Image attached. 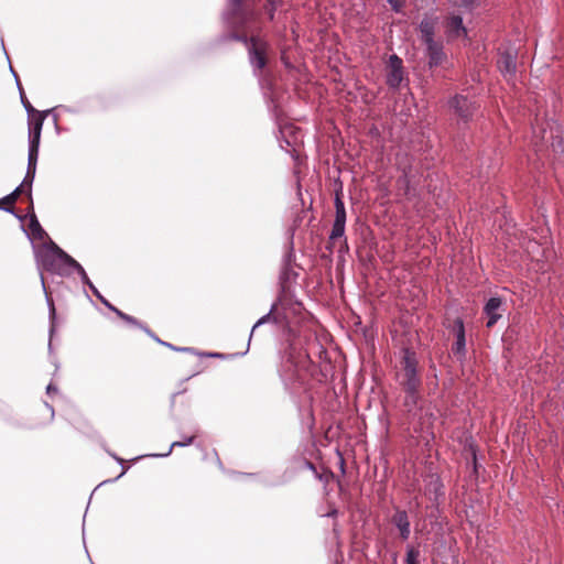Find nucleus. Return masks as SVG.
<instances>
[{
  "mask_svg": "<svg viewBox=\"0 0 564 564\" xmlns=\"http://www.w3.org/2000/svg\"><path fill=\"white\" fill-rule=\"evenodd\" d=\"M115 314L121 318L122 321H124L126 323H128L129 325L131 326H135L140 329L143 330V327H145L147 325H144L143 323H141L139 319H137L135 317L129 315V314H126L124 312L120 311L119 308L115 312Z\"/></svg>",
  "mask_w": 564,
  "mask_h": 564,
  "instance_id": "obj_26",
  "label": "nucleus"
},
{
  "mask_svg": "<svg viewBox=\"0 0 564 564\" xmlns=\"http://www.w3.org/2000/svg\"><path fill=\"white\" fill-rule=\"evenodd\" d=\"M281 265H295V251L293 242V232L290 236V240L286 250L282 257Z\"/></svg>",
  "mask_w": 564,
  "mask_h": 564,
  "instance_id": "obj_23",
  "label": "nucleus"
},
{
  "mask_svg": "<svg viewBox=\"0 0 564 564\" xmlns=\"http://www.w3.org/2000/svg\"><path fill=\"white\" fill-rule=\"evenodd\" d=\"M429 57V67L434 68L442 64L445 58L443 46L441 43L432 42L425 45Z\"/></svg>",
  "mask_w": 564,
  "mask_h": 564,
  "instance_id": "obj_15",
  "label": "nucleus"
},
{
  "mask_svg": "<svg viewBox=\"0 0 564 564\" xmlns=\"http://www.w3.org/2000/svg\"><path fill=\"white\" fill-rule=\"evenodd\" d=\"M3 210L9 214H12L15 218H18L21 221L24 219V216L18 214L12 206H8V208H3Z\"/></svg>",
  "mask_w": 564,
  "mask_h": 564,
  "instance_id": "obj_41",
  "label": "nucleus"
},
{
  "mask_svg": "<svg viewBox=\"0 0 564 564\" xmlns=\"http://www.w3.org/2000/svg\"><path fill=\"white\" fill-rule=\"evenodd\" d=\"M297 272L294 270V265H281L279 274V283L282 292H286L290 289L291 283L295 282Z\"/></svg>",
  "mask_w": 564,
  "mask_h": 564,
  "instance_id": "obj_18",
  "label": "nucleus"
},
{
  "mask_svg": "<svg viewBox=\"0 0 564 564\" xmlns=\"http://www.w3.org/2000/svg\"><path fill=\"white\" fill-rule=\"evenodd\" d=\"M53 110V121H54V126H55V129L56 131L58 132L59 131V128H58V119H57V115L54 113V111H58V112H69V113H75L76 110H74L73 108L68 107V106H65V105H59L55 108L52 109Z\"/></svg>",
  "mask_w": 564,
  "mask_h": 564,
  "instance_id": "obj_32",
  "label": "nucleus"
},
{
  "mask_svg": "<svg viewBox=\"0 0 564 564\" xmlns=\"http://www.w3.org/2000/svg\"><path fill=\"white\" fill-rule=\"evenodd\" d=\"M391 523L398 529L400 538L406 541L411 535V523L409 514L405 510L395 508L394 513L391 517Z\"/></svg>",
  "mask_w": 564,
  "mask_h": 564,
  "instance_id": "obj_12",
  "label": "nucleus"
},
{
  "mask_svg": "<svg viewBox=\"0 0 564 564\" xmlns=\"http://www.w3.org/2000/svg\"><path fill=\"white\" fill-rule=\"evenodd\" d=\"M223 20L230 31L217 36L216 44L230 41L247 43L248 33L259 32V14L256 10V0H227L223 12Z\"/></svg>",
  "mask_w": 564,
  "mask_h": 564,
  "instance_id": "obj_1",
  "label": "nucleus"
},
{
  "mask_svg": "<svg viewBox=\"0 0 564 564\" xmlns=\"http://www.w3.org/2000/svg\"><path fill=\"white\" fill-rule=\"evenodd\" d=\"M389 73L387 75V85L392 89H398L403 80V62L397 55L389 56Z\"/></svg>",
  "mask_w": 564,
  "mask_h": 564,
  "instance_id": "obj_9",
  "label": "nucleus"
},
{
  "mask_svg": "<svg viewBox=\"0 0 564 564\" xmlns=\"http://www.w3.org/2000/svg\"><path fill=\"white\" fill-rule=\"evenodd\" d=\"M319 514L321 517L336 518L338 516V509L332 506L328 511Z\"/></svg>",
  "mask_w": 564,
  "mask_h": 564,
  "instance_id": "obj_40",
  "label": "nucleus"
},
{
  "mask_svg": "<svg viewBox=\"0 0 564 564\" xmlns=\"http://www.w3.org/2000/svg\"><path fill=\"white\" fill-rule=\"evenodd\" d=\"M282 62H283V64H284V66H285V67H288V68H289V67H291L290 62H289V61H288V58H285L284 56H282Z\"/></svg>",
  "mask_w": 564,
  "mask_h": 564,
  "instance_id": "obj_53",
  "label": "nucleus"
},
{
  "mask_svg": "<svg viewBox=\"0 0 564 564\" xmlns=\"http://www.w3.org/2000/svg\"><path fill=\"white\" fill-rule=\"evenodd\" d=\"M453 332L456 340L452 346V352L457 360L463 361L466 358V332L464 321L460 317L454 321Z\"/></svg>",
  "mask_w": 564,
  "mask_h": 564,
  "instance_id": "obj_8",
  "label": "nucleus"
},
{
  "mask_svg": "<svg viewBox=\"0 0 564 564\" xmlns=\"http://www.w3.org/2000/svg\"><path fill=\"white\" fill-rule=\"evenodd\" d=\"M86 285L89 288L93 294L97 293L98 289L94 285L91 281H89Z\"/></svg>",
  "mask_w": 564,
  "mask_h": 564,
  "instance_id": "obj_49",
  "label": "nucleus"
},
{
  "mask_svg": "<svg viewBox=\"0 0 564 564\" xmlns=\"http://www.w3.org/2000/svg\"><path fill=\"white\" fill-rule=\"evenodd\" d=\"M1 46H2V48L4 51V54H6L7 58L9 59L8 53H7L6 47H4V42H3L2 39H1Z\"/></svg>",
  "mask_w": 564,
  "mask_h": 564,
  "instance_id": "obj_58",
  "label": "nucleus"
},
{
  "mask_svg": "<svg viewBox=\"0 0 564 564\" xmlns=\"http://www.w3.org/2000/svg\"><path fill=\"white\" fill-rule=\"evenodd\" d=\"M303 466H304L305 468H307L308 470H312V471L314 473V475H315V477H316V478H318L319 480H322V479H323V478H322V475H321V474H318V471H317V469H316L315 465H314L311 460L304 459V460H303Z\"/></svg>",
  "mask_w": 564,
  "mask_h": 564,
  "instance_id": "obj_35",
  "label": "nucleus"
},
{
  "mask_svg": "<svg viewBox=\"0 0 564 564\" xmlns=\"http://www.w3.org/2000/svg\"><path fill=\"white\" fill-rule=\"evenodd\" d=\"M67 258L72 257L51 239L44 242L41 249L35 250L36 267L40 271L41 285L45 294V301L48 308L50 351H52V336L55 333L56 308L53 299L50 296L47 292L43 271H47L61 278L70 276V263Z\"/></svg>",
  "mask_w": 564,
  "mask_h": 564,
  "instance_id": "obj_2",
  "label": "nucleus"
},
{
  "mask_svg": "<svg viewBox=\"0 0 564 564\" xmlns=\"http://www.w3.org/2000/svg\"><path fill=\"white\" fill-rule=\"evenodd\" d=\"M53 392H57V387L54 386L53 383H50L47 387H46V393L47 394H52Z\"/></svg>",
  "mask_w": 564,
  "mask_h": 564,
  "instance_id": "obj_46",
  "label": "nucleus"
},
{
  "mask_svg": "<svg viewBox=\"0 0 564 564\" xmlns=\"http://www.w3.org/2000/svg\"><path fill=\"white\" fill-rule=\"evenodd\" d=\"M289 481V479L284 478V477H281L279 478L278 480L275 481H267V480H262V482L268 486V487H278V486H282L284 484H286Z\"/></svg>",
  "mask_w": 564,
  "mask_h": 564,
  "instance_id": "obj_38",
  "label": "nucleus"
},
{
  "mask_svg": "<svg viewBox=\"0 0 564 564\" xmlns=\"http://www.w3.org/2000/svg\"><path fill=\"white\" fill-rule=\"evenodd\" d=\"M494 169V166L491 164H488L487 167H486V171H480V176L481 177H489L490 175V170Z\"/></svg>",
  "mask_w": 564,
  "mask_h": 564,
  "instance_id": "obj_44",
  "label": "nucleus"
},
{
  "mask_svg": "<svg viewBox=\"0 0 564 564\" xmlns=\"http://www.w3.org/2000/svg\"><path fill=\"white\" fill-rule=\"evenodd\" d=\"M291 127H285L284 129L281 130V133L282 134H285V133H289L291 131Z\"/></svg>",
  "mask_w": 564,
  "mask_h": 564,
  "instance_id": "obj_56",
  "label": "nucleus"
},
{
  "mask_svg": "<svg viewBox=\"0 0 564 564\" xmlns=\"http://www.w3.org/2000/svg\"><path fill=\"white\" fill-rule=\"evenodd\" d=\"M207 356H209V357H216V358H220V357H223V355H221V354H219V352H212V354H208Z\"/></svg>",
  "mask_w": 564,
  "mask_h": 564,
  "instance_id": "obj_54",
  "label": "nucleus"
},
{
  "mask_svg": "<svg viewBox=\"0 0 564 564\" xmlns=\"http://www.w3.org/2000/svg\"><path fill=\"white\" fill-rule=\"evenodd\" d=\"M107 453L119 464L121 465L122 467V470L121 473L113 479H107V480H104L102 482H100V485H105V484H108V482H113L116 480H118L119 478H121L128 470L129 467H126L123 464H124V460L119 457L117 454L110 452V451H107Z\"/></svg>",
  "mask_w": 564,
  "mask_h": 564,
  "instance_id": "obj_28",
  "label": "nucleus"
},
{
  "mask_svg": "<svg viewBox=\"0 0 564 564\" xmlns=\"http://www.w3.org/2000/svg\"><path fill=\"white\" fill-rule=\"evenodd\" d=\"M214 454L216 456L217 465L219 466V468H223V463H221L220 458L218 457L217 452H214Z\"/></svg>",
  "mask_w": 564,
  "mask_h": 564,
  "instance_id": "obj_51",
  "label": "nucleus"
},
{
  "mask_svg": "<svg viewBox=\"0 0 564 564\" xmlns=\"http://www.w3.org/2000/svg\"><path fill=\"white\" fill-rule=\"evenodd\" d=\"M502 306L503 302L502 299L499 296H491L487 300L482 308V312L487 317V328H492L502 317V314L500 313Z\"/></svg>",
  "mask_w": 564,
  "mask_h": 564,
  "instance_id": "obj_10",
  "label": "nucleus"
},
{
  "mask_svg": "<svg viewBox=\"0 0 564 564\" xmlns=\"http://www.w3.org/2000/svg\"><path fill=\"white\" fill-rule=\"evenodd\" d=\"M457 2L460 7L468 11H471L476 4V0H457Z\"/></svg>",
  "mask_w": 564,
  "mask_h": 564,
  "instance_id": "obj_37",
  "label": "nucleus"
},
{
  "mask_svg": "<svg viewBox=\"0 0 564 564\" xmlns=\"http://www.w3.org/2000/svg\"><path fill=\"white\" fill-rule=\"evenodd\" d=\"M242 476H248V477H253L256 478L258 475L257 474H253V473H250V474H241Z\"/></svg>",
  "mask_w": 564,
  "mask_h": 564,
  "instance_id": "obj_59",
  "label": "nucleus"
},
{
  "mask_svg": "<svg viewBox=\"0 0 564 564\" xmlns=\"http://www.w3.org/2000/svg\"><path fill=\"white\" fill-rule=\"evenodd\" d=\"M335 205V219L329 234V239L335 240L345 235L346 227V208L343 199L337 194L334 200Z\"/></svg>",
  "mask_w": 564,
  "mask_h": 564,
  "instance_id": "obj_7",
  "label": "nucleus"
},
{
  "mask_svg": "<svg viewBox=\"0 0 564 564\" xmlns=\"http://www.w3.org/2000/svg\"><path fill=\"white\" fill-rule=\"evenodd\" d=\"M178 352H189V354H196L195 349L192 347H178L176 349Z\"/></svg>",
  "mask_w": 564,
  "mask_h": 564,
  "instance_id": "obj_45",
  "label": "nucleus"
},
{
  "mask_svg": "<svg viewBox=\"0 0 564 564\" xmlns=\"http://www.w3.org/2000/svg\"><path fill=\"white\" fill-rule=\"evenodd\" d=\"M447 105L451 111L457 117V127L459 131L465 130L479 108L475 98L460 94L453 96L448 100Z\"/></svg>",
  "mask_w": 564,
  "mask_h": 564,
  "instance_id": "obj_5",
  "label": "nucleus"
},
{
  "mask_svg": "<svg viewBox=\"0 0 564 564\" xmlns=\"http://www.w3.org/2000/svg\"><path fill=\"white\" fill-rule=\"evenodd\" d=\"M419 29H420V32H421V35H422V40H423L425 45L430 44L432 42H436L434 40V25H433V23H431L430 21L423 20V21H421V23L419 25Z\"/></svg>",
  "mask_w": 564,
  "mask_h": 564,
  "instance_id": "obj_22",
  "label": "nucleus"
},
{
  "mask_svg": "<svg viewBox=\"0 0 564 564\" xmlns=\"http://www.w3.org/2000/svg\"><path fill=\"white\" fill-rule=\"evenodd\" d=\"M29 230H24L29 239L44 240L50 239L46 231L42 228L36 215L34 214L33 207H29Z\"/></svg>",
  "mask_w": 564,
  "mask_h": 564,
  "instance_id": "obj_13",
  "label": "nucleus"
},
{
  "mask_svg": "<svg viewBox=\"0 0 564 564\" xmlns=\"http://www.w3.org/2000/svg\"><path fill=\"white\" fill-rule=\"evenodd\" d=\"M403 392H404L403 408L409 416L415 417L420 411V406H419V403L421 401L420 390L403 391Z\"/></svg>",
  "mask_w": 564,
  "mask_h": 564,
  "instance_id": "obj_14",
  "label": "nucleus"
},
{
  "mask_svg": "<svg viewBox=\"0 0 564 564\" xmlns=\"http://www.w3.org/2000/svg\"><path fill=\"white\" fill-rule=\"evenodd\" d=\"M162 346L167 347L169 349L174 350V351H176V349L178 348V347H176L173 344L167 343V341L162 343Z\"/></svg>",
  "mask_w": 564,
  "mask_h": 564,
  "instance_id": "obj_48",
  "label": "nucleus"
},
{
  "mask_svg": "<svg viewBox=\"0 0 564 564\" xmlns=\"http://www.w3.org/2000/svg\"><path fill=\"white\" fill-rule=\"evenodd\" d=\"M178 393H180V392H177V393H173V394H172V397H171V406H173V405H174V403H175V398H176V395H177Z\"/></svg>",
  "mask_w": 564,
  "mask_h": 564,
  "instance_id": "obj_55",
  "label": "nucleus"
},
{
  "mask_svg": "<svg viewBox=\"0 0 564 564\" xmlns=\"http://www.w3.org/2000/svg\"><path fill=\"white\" fill-rule=\"evenodd\" d=\"M178 433H180L182 440L173 442L170 445L167 452L162 453V454H148V455L138 456V457L133 458V460H139V459H141L143 457L164 458V457L170 456L174 448H176V447H186V446H189V445H192L194 443L195 435L186 436L182 432H178Z\"/></svg>",
  "mask_w": 564,
  "mask_h": 564,
  "instance_id": "obj_16",
  "label": "nucleus"
},
{
  "mask_svg": "<svg viewBox=\"0 0 564 564\" xmlns=\"http://www.w3.org/2000/svg\"><path fill=\"white\" fill-rule=\"evenodd\" d=\"M10 72L12 73V75L14 76L15 78V82H17V86L19 87V85H21L20 83V79H19V76L17 74V72L13 69V67L10 65Z\"/></svg>",
  "mask_w": 564,
  "mask_h": 564,
  "instance_id": "obj_47",
  "label": "nucleus"
},
{
  "mask_svg": "<svg viewBox=\"0 0 564 564\" xmlns=\"http://www.w3.org/2000/svg\"><path fill=\"white\" fill-rule=\"evenodd\" d=\"M282 0H267V4L264 7L267 15L269 20H273L275 15V11L278 8L282 6Z\"/></svg>",
  "mask_w": 564,
  "mask_h": 564,
  "instance_id": "obj_29",
  "label": "nucleus"
},
{
  "mask_svg": "<svg viewBox=\"0 0 564 564\" xmlns=\"http://www.w3.org/2000/svg\"><path fill=\"white\" fill-rule=\"evenodd\" d=\"M400 386L402 390H421L422 378L419 373V359L414 350L410 348L402 350Z\"/></svg>",
  "mask_w": 564,
  "mask_h": 564,
  "instance_id": "obj_4",
  "label": "nucleus"
},
{
  "mask_svg": "<svg viewBox=\"0 0 564 564\" xmlns=\"http://www.w3.org/2000/svg\"><path fill=\"white\" fill-rule=\"evenodd\" d=\"M454 147L458 151H464L465 142L463 140H459V139H454Z\"/></svg>",
  "mask_w": 564,
  "mask_h": 564,
  "instance_id": "obj_42",
  "label": "nucleus"
},
{
  "mask_svg": "<svg viewBox=\"0 0 564 564\" xmlns=\"http://www.w3.org/2000/svg\"><path fill=\"white\" fill-rule=\"evenodd\" d=\"M69 263H70V274L73 272H77V274L79 275L80 278V281L83 282V284H87L90 279L89 276L87 275L85 269L83 268V265L76 261L74 258H67Z\"/></svg>",
  "mask_w": 564,
  "mask_h": 564,
  "instance_id": "obj_25",
  "label": "nucleus"
},
{
  "mask_svg": "<svg viewBox=\"0 0 564 564\" xmlns=\"http://www.w3.org/2000/svg\"><path fill=\"white\" fill-rule=\"evenodd\" d=\"M19 94H20V99H21V104L22 106L24 107L26 113L29 117L33 116L37 110H35L33 108V106L31 105V102L29 101V99L26 98L25 94H24V90L22 88V85H19Z\"/></svg>",
  "mask_w": 564,
  "mask_h": 564,
  "instance_id": "obj_30",
  "label": "nucleus"
},
{
  "mask_svg": "<svg viewBox=\"0 0 564 564\" xmlns=\"http://www.w3.org/2000/svg\"><path fill=\"white\" fill-rule=\"evenodd\" d=\"M479 464L477 462L476 453H473V469L475 474H478Z\"/></svg>",
  "mask_w": 564,
  "mask_h": 564,
  "instance_id": "obj_43",
  "label": "nucleus"
},
{
  "mask_svg": "<svg viewBox=\"0 0 564 564\" xmlns=\"http://www.w3.org/2000/svg\"><path fill=\"white\" fill-rule=\"evenodd\" d=\"M245 45L252 74L258 79L268 107L275 109L278 107L275 67L269 58L270 44L259 34L251 33Z\"/></svg>",
  "mask_w": 564,
  "mask_h": 564,
  "instance_id": "obj_3",
  "label": "nucleus"
},
{
  "mask_svg": "<svg viewBox=\"0 0 564 564\" xmlns=\"http://www.w3.org/2000/svg\"><path fill=\"white\" fill-rule=\"evenodd\" d=\"M44 404L47 408V410L51 412V420H53L54 414H55L53 406L51 404H48L47 402H45Z\"/></svg>",
  "mask_w": 564,
  "mask_h": 564,
  "instance_id": "obj_50",
  "label": "nucleus"
},
{
  "mask_svg": "<svg viewBox=\"0 0 564 564\" xmlns=\"http://www.w3.org/2000/svg\"><path fill=\"white\" fill-rule=\"evenodd\" d=\"M387 2L394 12L400 13L402 11L403 3L401 0H387Z\"/></svg>",
  "mask_w": 564,
  "mask_h": 564,
  "instance_id": "obj_36",
  "label": "nucleus"
},
{
  "mask_svg": "<svg viewBox=\"0 0 564 564\" xmlns=\"http://www.w3.org/2000/svg\"><path fill=\"white\" fill-rule=\"evenodd\" d=\"M143 332L158 344L162 345V343H164V340L160 339L148 326L143 327Z\"/></svg>",
  "mask_w": 564,
  "mask_h": 564,
  "instance_id": "obj_39",
  "label": "nucleus"
},
{
  "mask_svg": "<svg viewBox=\"0 0 564 564\" xmlns=\"http://www.w3.org/2000/svg\"><path fill=\"white\" fill-rule=\"evenodd\" d=\"M109 311L116 312L118 308L112 305L100 292L99 290L97 293L94 294Z\"/></svg>",
  "mask_w": 564,
  "mask_h": 564,
  "instance_id": "obj_34",
  "label": "nucleus"
},
{
  "mask_svg": "<svg viewBox=\"0 0 564 564\" xmlns=\"http://www.w3.org/2000/svg\"><path fill=\"white\" fill-rule=\"evenodd\" d=\"M50 112L53 110L36 111L29 117V142L40 143L43 122Z\"/></svg>",
  "mask_w": 564,
  "mask_h": 564,
  "instance_id": "obj_11",
  "label": "nucleus"
},
{
  "mask_svg": "<svg viewBox=\"0 0 564 564\" xmlns=\"http://www.w3.org/2000/svg\"><path fill=\"white\" fill-rule=\"evenodd\" d=\"M278 303H279V301H275L271 305L270 311L267 314H264L263 316H261L254 323V325L251 328L250 335H249L248 347L250 346V341H251L253 333L256 332L257 328H259L260 326H262L264 324H273V325H278L279 324V317H278L276 314H274V312H275V310L278 307Z\"/></svg>",
  "mask_w": 564,
  "mask_h": 564,
  "instance_id": "obj_17",
  "label": "nucleus"
},
{
  "mask_svg": "<svg viewBox=\"0 0 564 564\" xmlns=\"http://www.w3.org/2000/svg\"><path fill=\"white\" fill-rule=\"evenodd\" d=\"M340 468H341V471L345 473V462L343 458H340Z\"/></svg>",
  "mask_w": 564,
  "mask_h": 564,
  "instance_id": "obj_57",
  "label": "nucleus"
},
{
  "mask_svg": "<svg viewBox=\"0 0 564 564\" xmlns=\"http://www.w3.org/2000/svg\"><path fill=\"white\" fill-rule=\"evenodd\" d=\"M21 194H25V192L22 189V186H18L13 192L6 195L2 198L3 204H7L8 206H11Z\"/></svg>",
  "mask_w": 564,
  "mask_h": 564,
  "instance_id": "obj_31",
  "label": "nucleus"
},
{
  "mask_svg": "<svg viewBox=\"0 0 564 564\" xmlns=\"http://www.w3.org/2000/svg\"><path fill=\"white\" fill-rule=\"evenodd\" d=\"M36 174V169L26 167L25 176L22 183L19 186H22V189L25 192V195L29 197L30 205H33L32 200V184L34 182Z\"/></svg>",
  "mask_w": 564,
  "mask_h": 564,
  "instance_id": "obj_20",
  "label": "nucleus"
},
{
  "mask_svg": "<svg viewBox=\"0 0 564 564\" xmlns=\"http://www.w3.org/2000/svg\"><path fill=\"white\" fill-rule=\"evenodd\" d=\"M449 32L455 35H467V29L464 26L463 18L460 15H453L448 20Z\"/></svg>",
  "mask_w": 564,
  "mask_h": 564,
  "instance_id": "obj_21",
  "label": "nucleus"
},
{
  "mask_svg": "<svg viewBox=\"0 0 564 564\" xmlns=\"http://www.w3.org/2000/svg\"><path fill=\"white\" fill-rule=\"evenodd\" d=\"M280 377H281L284 381H286V380H291V379H292V377H291V376H286V375H284L282 371L280 372Z\"/></svg>",
  "mask_w": 564,
  "mask_h": 564,
  "instance_id": "obj_52",
  "label": "nucleus"
},
{
  "mask_svg": "<svg viewBox=\"0 0 564 564\" xmlns=\"http://www.w3.org/2000/svg\"><path fill=\"white\" fill-rule=\"evenodd\" d=\"M552 147L555 151H560L564 153V138L560 134L553 135L551 134Z\"/></svg>",
  "mask_w": 564,
  "mask_h": 564,
  "instance_id": "obj_33",
  "label": "nucleus"
},
{
  "mask_svg": "<svg viewBox=\"0 0 564 564\" xmlns=\"http://www.w3.org/2000/svg\"><path fill=\"white\" fill-rule=\"evenodd\" d=\"M40 143L29 142L26 167L36 169Z\"/></svg>",
  "mask_w": 564,
  "mask_h": 564,
  "instance_id": "obj_24",
  "label": "nucleus"
},
{
  "mask_svg": "<svg viewBox=\"0 0 564 564\" xmlns=\"http://www.w3.org/2000/svg\"><path fill=\"white\" fill-rule=\"evenodd\" d=\"M443 482L441 478L436 475H431L430 480L426 485V491L429 495H433V499L435 501L438 500L440 497L444 496L443 491Z\"/></svg>",
  "mask_w": 564,
  "mask_h": 564,
  "instance_id": "obj_19",
  "label": "nucleus"
},
{
  "mask_svg": "<svg viewBox=\"0 0 564 564\" xmlns=\"http://www.w3.org/2000/svg\"><path fill=\"white\" fill-rule=\"evenodd\" d=\"M284 142L286 143V145H288V147H291V145H292L291 141H290V140H288V139H284Z\"/></svg>",
  "mask_w": 564,
  "mask_h": 564,
  "instance_id": "obj_60",
  "label": "nucleus"
},
{
  "mask_svg": "<svg viewBox=\"0 0 564 564\" xmlns=\"http://www.w3.org/2000/svg\"><path fill=\"white\" fill-rule=\"evenodd\" d=\"M518 48L505 47L498 53L497 67L506 79H511L517 73Z\"/></svg>",
  "mask_w": 564,
  "mask_h": 564,
  "instance_id": "obj_6",
  "label": "nucleus"
},
{
  "mask_svg": "<svg viewBox=\"0 0 564 564\" xmlns=\"http://www.w3.org/2000/svg\"><path fill=\"white\" fill-rule=\"evenodd\" d=\"M419 557H420V550L414 547V546H412V545H408L406 546L405 563L406 564H420Z\"/></svg>",
  "mask_w": 564,
  "mask_h": 564,
  "instance_id": "obj_27",
  "label": "nucleus"
},
{
  "mask_svg": "<svg viewBox=\"0 0 564 564\" xmlns=\"http://www.w3.org/2000/svg\"><path fill=\"white\" fill-rule=\"evenodd\" d=\"M1 203H3V202H2V198L0 199V204H1ZM3 208H8V206H1V205H0V209H2V210H3Z\"/></svg>",
  "mask_w": 564,
  "mask_h": 564,
  "instance_id": "obj_61",
  "label": "nucleus"
}]
</instances>
